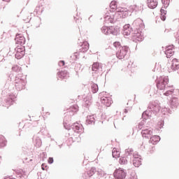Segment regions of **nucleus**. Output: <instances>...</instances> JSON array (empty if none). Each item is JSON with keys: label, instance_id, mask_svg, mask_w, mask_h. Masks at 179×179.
Masks as SVG:
<instances>
[{"label": "nucleus", "instance_id": "obj_1", "mask_svg": "<svg viewBox=\"0 0 179 179\" xmlns=\"http://www.w3.org/2000/svg\"><path fill=\"white\" fill-rule=\"evenodd\" d=\"M120 28L117 27L110 26L106 27L104 26L102 27V32L106 35L112 34L113 36H117L120 34Z\"/></svg>", "mask_w": 179, "mask_h": 179}, {"label": "nucleus", "instance_id": "obj_2", "mask_svg": "<svg viewBox=\"0 0 179 179\" xmlns=\"http://www.w3.org/2000/svg\"><path fill=\"white\" fill-rule=\"evenodd\" d=\"M115 179H125L127 177V172L122 168L116 169L113 173Z\"/></svg>", "mask_w": 179, "mask_h": 179}, {"label": "nucleus", "instance_id": "obj_3", "mask_svg": "<svg viewBox=\"0 0 179 179\" xmlns=\"http://www.w3.org/2000/svg\"><path fill=\"white\" fill-rule=\"evenodd\" d=\"M128 50H129V48L127 46L121 47L120 49L116 52L117 58L119 59H123L127 56Z\"/></svg>", "mask_w": 179, "mask_h": 179}, {"label": "nucleus", "instance_id": "obj_4", "mask_svg": "<svg viewBox=\"0 0 179 179\" xmlns=\"http://www.w3.org/2000/svg\"><path fill=\"white\" fill-rule=\"evenodd\" d=\"M105 95L106 93L101 94V96H103L101 98V101L106 107H110L113 103L112 99L110 96H104Z\"/></svg>", "mask_w": 179, "mask_h": 179}, {"label": "nucleus", "instance_id": "obj_5", "mask_svg": "<svg viewBox=\"0 0 179 179\" xmlns=\"http://www.w3.org/2000/svg\"><path fill=\"white\" fill-rule=\"evenodd\" d=\"M153 134V130L151 129H145L141 131V136L143 138H151L152 135Z\"/></svg>", "mask_w": 179, "mask_h": 179}, {"label": "nucleus", "instance_id": "obj_6", "mask_svg": "<svg viewBox=\"0 0 179 179\" xmlns=\"http://www.w3.org/2000/svg\"><path fill=\"white\" fill-rule=\"evenodd\" d=\"M168 83H169V79L167 78H164L161 80V82L157 84V87L160 90H163L165 88L166 85L168 84Z\"/></svg>", "mask_w": 179, "mask_h": 179}, {"label": "nucleus", "instance_id": "obj_7", "mask_svg": "<svg viewBox=\"0 0 179 179\" xmlns=\"http://www.w3.org/2000/svg\"><path fill=\"white\" fill-rule=\"evenodd\" d=\"M25 52H24V48L22 46H20V48H17V52L15 54V57L17 59H21L24 55Z\"/></svg>", "mask_w": 179, "mask_h": 179}, {"label": "nucleus", "instance_id": "obj_8", "mask_svg": "<svg viewBox=\"0 0 179 179\" xmlns=\"http://www.w3.org/2000/svg\"><path fill=\"white\" fill-rule=\"evenodd\" d=\"M15 43L17 45H24V44L25 43L24 37L20 34L17 35L15 38Z\"/></svg>", "mask_w": 179, "mask_h": 179}, {"label": "nucleus", "instance_id": "obj_9", "mask_svg": "<svg viewBox=\"0 0 179 179\" xmlns=\"http://www.w3.org/2000/svg\"><path fill=\"white\" fill-rule=\"evenodd\" d=\"M171 69L172 71H176L179 69V62L178 59H173L171 61Z\"/></svg>", "mask_w": 179, "mask_h": 179}, {"label": "nucleus", "instance_id": "obj_10", "mask_svg": "<svg viewBox=\"0 0 179 179\" xmlns=\"http://www.w3.org/2000/svg\"><path fill=\"white\" fill-rule=\"evenodd\" d=\"M133 164L136 168H138L141 165V156L134 157V160H133Z\"/></svg>", "mask_w": 179, "mask_h": 179}, {"label": "nucleus", "instance_id": "obj_11", "mask_svg": "<svg viewBox=\"0 0 179 179\" xmlns=\"http://www.w3.org/2000/svg\"><path fill=\"white\" fill-rule=\"evenodd\" d=\"M120 150L117 148H113L112 150V156H113V158L117 159L120 157Z\"/></svg>", "mask_w": 179, "mask_h": 179}, {"label": "nucleus", "instance_id": "obj_12", "mask_svg": "<svg viewBox=\"0 0 179 179\" xmlns=\"http://www.w3.org/2000/svg\"><path fill=\"white\" fill-rule=\"evenodd\" d=\"M148 6L151 9L156 8L157 7V0H150L148 3Z\"/></svg>", "mask_w": 179, "mask_h": 179}, {"label": "nucleus", "instance_id": "obj_13", "mask_svg": "<svg viewBox=\"0 0 179 179\" xmlns=\"http://www.w3.org/2000/svg\"><path fill=\"white\" fill-rule=\"evenodd\" d=\"M69 76V72L67 71H61L59 73H57V76H59V78L60 79H64L67 78Z\"/></svg>", "mask_w": 179, "mask_h": 179}, {"label": "nucleus", "instance_id": "obj_14", "mask_svg": "<svg viewBox=\"0 0 179 179\" xmlns=\"http://www.w3.org/2000/svg\"><path fill=\"white\" fill-rule=\"evenodd\" d=\"M92 96L91 94L87 96L84 100H85V107L89 108L92 104Z\"/></svg>", "mask_w": 179, "mask_h": 179}, {"label": "nucleus", "instance_id": "obj_15", "mask_svg": "<svg viewBox=\"0 0 179 179\" xmlns=\"http://www.w3.org/2000/svg\"><path fill=\"white\" fill-rule=\"evenodd\" d=\"M160 141V138L159 136H152L151 138H150V142L155 145L156 144L157 142H159Z\"/></svg>", "mask_w": 179, "mask_h": 179}, {"label": "nucleus", "instance_id": "obj_16", "mask_svg": "<svg viewBox=\"0 0 179 179\" xmlns=\"http://www.w3.org/2000/svg\"><path fill=\"white\" fill-rule=\"evenodd\" d=\"M90 45L87 42H84L82 45L81 52H85L89 50Z\"/></svg>", "mask_w": 179, "mask_h": 179}, {"label": "nucleus", "instance_id": "obj_17", "mask_svg": "<svg viewBox=\"0 0 179 179\" xmlns=\"http://www.w3.org/2000/svg\"><path fill=\"white\" fill-rule=\"evenodd\" d=\"M166 56L168 58H170L172 55L174 54V51L172 48H167L166 52H165Z\"/></svg>", "mask_w": 179, "mask_h": 179}, {"label": "nucleus", "instance_id": "obj_18", "mask_svg": "<svg viewBox=\"0 0 179 179\" xmlns=\"http://www.w3.org/2000/svg\"><path fill=\"white\" fill-rule=\"evenodd\" d=\"M160 12H161V19H162V20L165 21L166 19V10L162 8Z\"/></svg>", "mask_w": 179, "mask_h": 179}, {"label": "nucleus", "instance_id": "obj_19", "mask_svg": "<svg viewBox=\"0 0 179 179\" xmlns=\"http://www.w3.org/2000/svg\"><path fill=\"white\" fill-rule=\"evenodd\" d=\"M117 10L118 12H121V13H124V16H128V15H129L128 9H127V8H117Z\"/></svg>", "mask_w": 179, "mask_h": 179}, {"label": "nucleus", "instance_id": "obj_20", "mask_svg": "<svg viewBox=\"0 0 179 179\" xmlns=\"http://www.w3.org/2000/svg\"><path fill=\"white\" fill-rule=\"evenodd\" d=\"M99 91V86L96 83L92 85V92L93 93H96Z\"/></svg>", "mask_w": 179, "mask_h": 179}, {"label": "nucleus", "instance_id": "obj_21", "mask_svg": "<svg viewBox=\"0 0 179 179\" xmlns=\"http://www.w3.org/2000/svg\"><path fill=\"white\" fill-rule=\"evenodd\" d=\"M127 162H128V161L127 160L126 157H122L121 158H120V160H119L120 164L125 165V164H127Z\"/></svg>", "mask_w": 179, "mask_h": 179}, {"label": "nucleus", "instance_id": "obj_22", "mask_svg": "<svg viewBox=\"0 0 179 179\" xmlns=\"http://www.w3.org/2000/svg\"><path fill=\"white\" fill-rule=\"evenodd\" d=\"M99 66H100V64L99 63H94L92 64V70L93 71H97Z\"/></svg>", "mask_w": 179, "mask_h": 179}, {"label": "nucleus", "instance_id": "obj_23", "mask_svg": "<svg viewBox=\"0 0 179 179\" xmlns=\"http://www.w3.org/2000/svg\"><path fill=\"white\" fill-rule=\"evenodd\" d=\"M113 47H115V48L120 50L121 48H122V46H121V43L118 41H116L115 43H113Z\"/></svg>", "mask_w": 179, "mask_h": 179}, {"label": "nucleus", "instance_id": "obj_24", "mask_svg": "<svg viewBox=\"0 0 179 179\" xmlns=\"http://www.w3.org/2000/svg\"><path fill=\"white\" fill-rule=\"evenodd\" d=\"M131 32V28L128 29H124L123 31V34L125 35V36H129Z\"/></svg>", "mask_w": 179, "mask_h": 179}, {"label": "nucleus", "instance_id": "obj_25", "mask_svg": "<svg viewBox=\"0 0 179 179\" xmlns=\"http://www.w3.org/2000/svg\"><path fill=\"white\" fill-rule=\"evenodd\" d=\"M110 6L112 9H115L117 8V1H111Z\"/></svg>", "mask_w": 179, "mask_h": 179}, {"label": "nucleus", "instance_id": "obj_26", "mask_svg": "<svg viewBox=\"0 0 179 179\" xmlns=\"http://www.w3.org/2000/svg\"><path fill=\"white\" fill-rule=\"evenodd\" d=\"M36 145L38 146V147H41V144H42V141H41V139L37 138V139H36Z\"/></svg>", "mask_w": 179, "mask_h": 179}, {"label": "nucleus", "instance_id": "obj_27", "mask_svg": "<svg viewBox=\"0 0 179 179\" xmlns=\"http://www.w3.org/2000/svg\"><path fill=\"white\" fill-rule=\"evenodd\" d=\"M162 3L165 7H168L170 4V0H162Z\"/></svg>", "mask_w": 179, "mask_h": 179}, {"label": "nucleus", "instance_id": "obj_28", "mask_svg": "<svg viewBox=\"0 0 179 179\" xmlns=\"http://www.w3.org/2000/svg\"><path fill=\"white\" fill-rule=\"evenodd\" d=\"M94 174V171L91 169L88 171L87 175L89 177H92Z\"/></svg>", "mask_w": 179, "mask_h": 179}, {"label": "nucleus", "instance_id": "obj_29", "mask_svg": "<svg viewBox=\"0 0 179 179\" xmlns=\"http://www.w3.org/2000/svg\"><path fill=\"white\" fill-rule=\"evenodd\" d=\"M133 150L131 149H127L125 150L126 156H128V154H131Z\"/></svg>", "mask_w": 179, "mask_h": 179}, {"label": "nucleus", "instance_id": "obj_30", "mask_svg": "<svg viewBox=\"0 0 179 179\" xmlns=\"http://www.w3.org/2000/svg\"><path fill=\"white\" fill-rule=\"evenodd\" d=\"M131 29L130 24H125V25L124 26V27H123V31H124V30H127V29Z\"/></svg>", "mask_w": 179, "mask_h": 179}, {"label": "nucleus", "instance_id": "obj_31", "mask_svg": "<svg viewBox=\"0 0 179 179\" xmlns=\"http://www.w3.org/2000/svg\"><path fill=\"white\" fill-rule=\"evenodd\" d=\"M59 66H65V62H64V60H60V61L59 62Z\"/></svg>", "mask_w": 179, "mask_h": 179}, {"label": "nucleus", "instance_id": "obj_32", "mask_svg": "<svg viewBox=\"0 0 179 179\" xmlns=\"http://www.w3.org/2000/svg\"><path fill=\"white\" fill-rule=\"evenodd\" d=\"M48 164H53L54 159L52 157H50L48 159Z\"/></svg>", "mask_w": 179, "mask_h": 179}, {"label": "nucleus", "instance_id": "obj_33", "mask_svg": "<svg viewBox=\"0 0 179 179\" xmlns=\"http://www.w3.org/2000/svg\"><path fill=\"white\" fill-rule=\"evenodd\" d=\"M73 127H75L74 129L77 131L79 130L80 128V127L77 124H74Z\"/></svg>", "mask_w": 179, "mask_h": 179}, {"label": "nucleus", "instance_id": "obj_34", "mask_svg": "<svg viewBox=\"0 0 179 179\" xmlns=\"http://www.w3.org/2000/svg\"><path fill=\"white\" fill-rule=\"evenodd\" d=\"M0 7H1L3 9L6 8V5L3 3H1V5H0Z\"/></svg>", "mask_w": 179, "mask_h": 179}, {"label": "nucleus", "instance_id": "obj_35", "mask_svg": "<svg viewBox=\"0 0 179 179\" xmlns=\"http://www.w3.org/2000/svg\"><path fill=\"white\" fill-rule=\"evenodd\" d=\"M134 36V37H138L139 36V34H135V35Z\"/></svg>", "mask_w": 179, "mask_h": 179}, {"label": "nucleus", "instance_id": "obj_36", "mask_svg": "<svg viewBox=\"0 0 179 179\" xmlns=\"http://www.w3.org/2000/svg\"><path fill=\"white\" fill-rule=\"evenodd\" d=\"M10 0H3L4 2H9Z\"/></svg>", "mask_w": 179, "mask_h": 179}, {"label": "nucleus", "instance_id": "obj_37", "mask_svg": "<svg viewBox=\"0 0 179 179\" xmlns=\"http://www.w3.org/2000/svg\"><path fill=\"white\" fill-rule=\"evenodd\" d=\"M92 116H87V119L90 120V119H92Z\"/></svg>", "mask_w": 179, "mask_h": 179}, {"label": "nucleus", "instance_id": "obj_38", "mask_svg": "<svg viewBox=\"0 0 179 179\" xmlns=\"http://www.w3.org/2000/svg\"><path fill=\"white\" fill-rule=\"evenodd\" d=\"M42 169L44 171L45 169H44V164H42Z\"/></svg>", "mask_w": 179, "mask_h": 179}, {"label": "nucleus", "instance_id": "obj_39", "mask_svg": "<svg viewBox=\"0 0 179 179\" xmlns=\"http://www.w3.org/2000/svg\"><path fill=\"white\" fill-rule=\"evenodd\" d=\"M5 179H15V178H6Z\"/></svg>", "mask_w": 179, "mask_h": 179}, {"label": "nucleus", "instance_id": "obj_40", "mask_svg": "<svg viewBox=\"0 0 179 179\" xmlns=\"http://www.w3.org/2000/svg\"><path fill=\"white\" fill-rule=\"evenodd\" d=\"M165 94L167 96V95L169 94V93H168V92H166Z\"/></svg>", "mask_w": 179, "mask_h": 179}, {"label": "nucleus", "instance_id": "obj_41", "mask_svg": "<svg viewBox=\"0 0 179 179\" xmlns=\"http://www.w3.org/2000/svg\"><path fill=\"white\" fill-rule=\"evenodd\" d=\"M178 42H179V39H178Z\"/></svg>", "mask_w": 179, "mask_h": 179}]
</instances>
